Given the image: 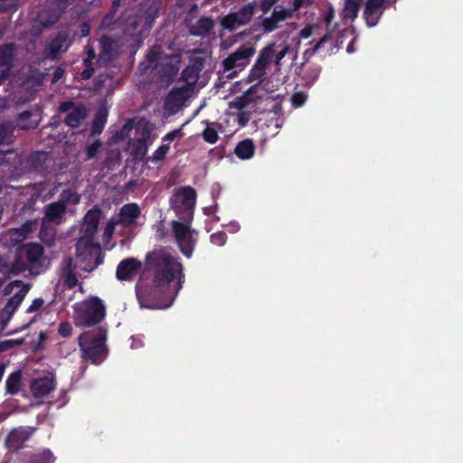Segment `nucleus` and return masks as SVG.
<instances>
[{
    "label": "nucleus",
    "instance_id": "20",
    "mask_svg": "<svg viewBox=\"0 0 463 463\" xmlns=\"http://www.w3.org/2000/svg\"><path fill=\"white\" fill-rule=\"evenodd\" d=\"M141 211L139 206L135 203L124 204L118 213V223L125 227L131 226L136 223L137 219L140 216Z\"/></svg>",
    "mask_w": 463,
    "mask_h": 463
},
{
    "label": "nucleus",
    "instance_id": "62",
    "mask_svg": "<svg viewBox=\"0 0 463 463\" xmlns=\"http://www.w3.org/2000/svg\"><path fill=\"white\" fill-rule=\"evenodd\" d=\"M289 51V46L285 44L279 52H275L274 62L276 65H279L280 61L286 56Z\"/></svg>",
    "mask_w": 463,
    "mask_h": 463
},
{
    "label": "nucleus",
    "instance_id": "16",
    "mask_svg": "<svg viewBox=\"0 0 463 463\" xmlns=\"http://www.w3.org/2000/svg\"><path fill=\"white\" fill-rule=\"evenodd\" d=\"M100 52L97 61L100 65H109L118 56V43L109 36H102L99 41Z\"/></svg>",
    "mask_w": 463,
    "mask_h": 463
},
{
    "label": "nucleus",
    "instance_id": "46",
    "mask_svg": "<svg viewBox=\"0 0 463 463\" xmlns=\"http://www.w3.org/2000/svg\"><path fill=\"white\" fill-rule=\"evenodd\" d=\"M203 140L209 144H215L219 140V135L214 128L207 127L202 133Z\"/></svg>",
    "mask_w": 463,
    "mask_h": 463
},
{
    "label": "nucleus",
    "instance_id": "42",
    "mask_svg": "<svg viewBox=\"0 0 463 463\" xmlns=\"http://www.w3.org/2000/svg\"><path fill=\"white\" fill-rule=\"evenodd\" d=\"M71 263H72V260L71 258H69L67 260V267H66L67 273H66V276L64 279L65 284L70 288H75L76 285L78 284V279H77V276L75 275L74 271L71 269Z\"/></svg>",
    "mask_w": 463,
    "mask_h": 463
},
{
    "label": "nucleus",
    "instance_id": "32",
    "mask_svg": "<svg viewBox=\"0 0 463 463\" xmlns=\"http://www.w3.org/2000/svg\"><path fill=\"white\" fill-rule=\"evenodd\" d=\"M163 53L164 52L160 45L156 44L152 46L146 56L148 67L156 70V68H157L161 63L160 61H163L165 59V57H163Z\"/></svg>",
    "mask_w": 463,
    "mask_h": 463
},
{
    "label": "nucleus",
    "instance_id": "12",
    "mask_svg": "<svg viewBox=\"0 0 463 463\" xmlns=\"http://www.w3.org/2000/svg\"><path fill=\"white\" fill-rule=\"evenodd\" d=\"M59 112L65 113L69 112L64 118V123L71 128H76L80 126L81 122L87 118L88 111L85 106L78 105L72 100L62 101L59 108Z\"/></svg>",
    "mask_w": 463,
    "mask_h": 463
},
{
    "label": "nucleus",
    "instance_id": "8",
    "mask_svg": "<svg viewBox=\"0 0 463 463\" xmlns=\"http://www.w3.org/2000/svg\"><path fill=\"white\" fill-rule=\"evenodd\" d=\"M106 332L90 338L89 333H82L79 336V346L81 358L93 364H100L107 357Z\"/></svg>",
    "mask_w": 463,
    "mask_h": 463
},
{
    "label": "nucleus",
    "instance_id": "44",
    "mask_svg": "<svg viewBox=\"0 0 463 463\" xmlns=\"http://www.w3.org/2000/svg\"><path fill=\"white\" fill-rule=\"evenodd\" d=\"M102 143L99 139H96L91 144L87 145L86 146V160L92 159L97 156L99 151L100 150Z\"/></svg>",
    "mask_w": 463,
    "mask_h": 463
},
{
    "label": "nucleus",
    "instance_id": "58",
    "mask_svg": "<svg viewBox=\"0 0 463 463\" xmlns=\"http://www.w3.org/2000/svg\"><path fill=\"white\" fill-rule=\"evenodd\" d=\"M368 5L373 6L374 9H377L379 11H382L383 14V11L390 7L391 5L386 2V0H367L366 2Z\"/></svg>",
    "mask_w": 463,
    "mask_h": 463
},
{
    "label": "nucleus",
    "instance_id": "7",
    "mask_svg": "<svg viewBox=\"0 0 463 463\" xmlns=\"http://www.w3.org/2000/svg\"><path fill=\"white\" fill-rule=\"evenodd\" d=\"M197 194L192 186L175 189L170 197L169 203L178 220L193 221Z\"/></svg>",
    "mask_w": 463,
    "mask_h": 463
},
{
    "label": "nucleus",
    "instance_id": "36",
    "mask_svg": "<svg viewBox=\"0 0 463 463\" xmlns=\"http://www.w3.org/2000/svg\"><path fill=\"white\" fill-rule=\"evenodd\" d=\"M267 74V67L258 62L257 61L251 67L248 75V81H257L258 86L263 81L265 75Z\"/></svg>",
    "mask_w": 463,
    "mask_h": 463
},
{
    "label": "nucleus",
    "instance_id": "11",
    "mask_svg": "<svg viewBox=\"0 0 463 463\" xmlns=\"http://www.w3.org/2000/svg\"><path fill=\"white\" fill-rule=\"evenodd\" d=\"M255 51L253 46H240L223 60L222 68L224 71H230L235 69L241 71L244 69L250 63V59L254 55Z\"/></svg>",
    "mask_w": 463,
    "mask_h": 463
},
{
    "label": "nucleus",
    "instance_id": "17",
    "mask_svg": "<svg viewBox=\"0 0 463 463\" xmlns=\"http://www.w3.org/2000/svg\"><path fill=\"white\" fill-rule=\"evenodd\" d=\"M15 52L16 46L14 43H5L0 46V84L9 75Z\"/></svg>",
    "mask_w": 463,
    "mask_h": 463
},
{
    "label": "nucleus",
    "instance_id": "26",
    "mask_svg": "<svg viewBox=\"0 0 463 463\" xmlns=\"http://www.w3.org/2000/svg\"><path fill=\"white\" fill-rule=\"evenodd\" d=\"M213 27V20L211 17L203 16L199 18L194 24L189 27V32L194 36H205L210 33Z\"/></svg>",
    "mask_w": 463,
    "mask_h": 463
},
{
    "label": "nucleus",
    "instance_id": "3",
    "mask_svg": "<svg viewBox=\"0 0 463 463\" xmlns=\"http://www.w3.org/2000/svg\"><path fill=\"white\" fill-rule=\"evenodd\" d=\"M137 298L141 307L148 309H165L168 308L174 302L175 294L163 284L155 283L152 279L147 282L140 279L135 287Z\"/></svg>",
    "mask_w": 463,
    "mask_h": 463
},
{
    "label": "nucleus",
    "instance_id": "9",
    "mask_svg": "<svg viewBox=\"0 0 463 463\" xmlns=\"http://www.w3.org/2000/svg\"><path fill=\"white\" fill-rule=\"evenodd\" d=\"M193 221L173 220L170 222L173 236L180 249L186 257L193 255L196 242L197 231L192 228Z\"/></svg>",
    "mask_w": 463,
    "mask_h": 463
},
{
    "label": "nucleus",
    "instance_id": "23",
    "mask_svg": "<svg viewBox=\"0 0 463 463\" xmlns=\"http://www.w3.org/2000/svg\"><path fill=\"white\" fill-rule=\"evenodd\" d=\"M30 432L24 429L13 430L6 438V446L10 450L20 449L29 439Z\"/></svg>",
    "mask_w": 463,
    "mask_h": 463
},
{
    "label": "nucleus",
    "instance_id": "25",
    "mask_svg": "<svg viewBox=\"0 0 463 463\" xmlns=\"http://www.w3.org/2000/svg\"><path fill=\"white\" fill-rule=\"evenodd\" d=\"M321 66L316 63L302 64L301 79L306 87H311L319 78Z\"/></svg>",
    "mask_w": 463,
    "mask_h": 463
},
{
    "label": "nucleus",
    "instance_id": "57",
    "mask_svg": "<svg viewBox=\"0 0 463 463\" xmlns=\"http://www.w3.org/2000/svg\"><path fill=\"white\" fill-rule=\"evenodd\" d=\"M279 22L271 15L262 21V26L267 32H272L278 27Z\"/></svg>",
    "mask_w": 463,
    "mask_h": 463
},
{
    "label": "nucleus",
    "instance_id": "34",
    "mask_svg": "<svg viewBox=\"0 0 463 463\" xmlns=\"http://www.w3.org/2000/svg\"><path fill=\"white\" fill-rule=\"evenodd\" d=\"M107 118H108L107 111L99 109L92 120V124H91V128H90L91 135L95 136V135L101 134V132L103 131L104 127L107 123Z\"/></svg>",
    "mask_w": 463,
    "mask_h": 463
},
{
    "label": "nucleus",
    "instance_id": "13",
    "mask_svg": "<svg viewBox=\"0 0 463 463\" xmlns=\"http://www.w3.org/2000/svg\"><path fill=\"white\" fill-rule=\"evenodd\" d=\"M181 62L180 54L165 55L163 61L156 68L159 79L165 82H172L180 70Z\"/></svg>",
    "mask_w": 463,
    "mask_h": 463
},
{
    "label": "nucleus",
    "instance_id": "43",
    "mask_svg": "<svg viewBox=\"0 0 463 463\" xmlns=\"http://www.w3.org/2000/svg\"><path fill=\"white\" fill-rule=\"evenodd\" d=\"M149 146L147 143L136 140L132 146L133 156L137 158H143L146 155Z\"/></svg>",
    "mask_w": 463,
    "mask_h": 463
},
{
    "label": "nucleus",
    "instance_id": "24",
    "mask_svg": "<svg viewBox=\"0 0 463 463\" xmlns=\"http://www.w3.org/2000/svg\"><path fill=\"white\" fill-rule=\"evenodd\" d=\"M65 211L66 205L64 202L51 203L44 207V219L52 222L60 223Z\"/></svg>",
    "mask_w": 463,
    "mask_h": 463
},
{
    "label": "nucleus",
    "instance_id": "56",
    "mask_svg": "<svg viewBox=\"0 0 463 463\" xmlns=\"http://www.w3.org/2000/svg\"><path fill=\"white\" fill-rule=\"evenodd\" d=\"M272 16L279 23L289 17L290 12L282 7H280L279 9L276 7L272 12Z\"/></svg>",
    "mask_w": 463,
    "mask_h": 463
},
{
    "label": "nucleus",
    "instance_id": "38",
    "mask_svg": "<svg viewBox=\"0 0 463 463\" xmlns=\"http://www.w3.org/2000/svg\"><path fill=\"white\" fill-rule=\"evenodd\" d=\"M274 57H275V44L271 43V44L265 46L264 48H262L260 50L256 61L268 68V66L272 61H274Z\"/></svg>",
    "mask_w": 463,
    "mask_h": 463
},
{
    "label": "nucleus",
    "instance_id": "30",
    "mask_svg": "<svg viewBox=\"0 0 463 463\" xmlns=\"http://www.w3.org/2000/svg\"><path fill=\"white\" fill-rule=\"evenodd\" d=\"M28 290L29 287L23 285V288L8 299L4 310L12 316L24 299Z\"/></svg>",
    "mask_w": 463,
    "mask_h": 463
},
{
    "label": "nucleus",
    "instance_id": "53",
    "mask_svg": "<svg viewBox=\"0 0 463 463\" xmlns=\"http://www.w3.org/2000/svg\"><path fill=\"white\" fill-rule=\"evenodd\" d=\"M211 242L217 246H223L227 241V234L224 232H217L211 235Z\"/></svg>",
    "mask_w": 463,
    "mask_h": 463
},
{
    "label": "nucleus",
    "instance_id": "61",
    "mask_svg": "<svg viewBox=\"0 0 463 463\" xmlns=\"http://www.w3.org/2000/svg\"><path fill=\"white\" fill-rule=\"evenodd\" d=\"M44 304V300L42 298H38L33 300L32 304L27 308V313H33L38 311Z\"/></svg>",
    "mask_w": 463,
    "mask_h": 463
},
{
    "label": "nucleus",
    "instance_id": "5",
    "mask_svg": "<svg viewBox=\"0 0 463 463\" xmlns=\"http://www.w3.org/2000/svg\"><path fill=\"white\" fill-rule=\"evenodd\" d=\"M74 323L79 327L99 324L106 317V307L99 297H90L73 307Z\"/></svg>",
    "mask_w": 463,
    "mask_h": 463
},
{
    "label": "nucleus",
    "instance_id": "39",
    "mask_svg": "<svg viewBox=\"0 0 463 463\" xmlns=\"http://www.w3.org/2000/svg\"><path fill=\"white\" fill-rule=\"evenodd\" d=\"M330 39V32L321 37L312 47L307 49L303 53L304 62L302 64H309L308 60L319 50L325 43Z\"/></svg>",
    "mask_w": 463,
    "mask_h": 463
},
{
    "label": "nucleus",
    "instance_id": "1",
    "mask_svg": "<svg viewBox=\"0 0 463 463\" xmlns=\"http://www.w3.org/2000/svg\"><path fill=\"white\" fill-rule=\"evenodd\" d=\"M162 7V0H141L118 18L127 45L137 52L144 43Z\"/></svg>",
    "mask_w": 463,
    "mask_h": 463
},
{
    "label": "nucleus",
    "instance_id": "18",
    "mask_svg": "<svg viewBox=\"0 0 463 463\" xmlns=\"http://www.w3.org/2000/svg\"><path fill=\"white\" fill-rule=\"evenodd\" d=\"M56 381L54 375H45L34 379L31 383V392L34 398H43L55 389Z\"/></svg>",
    "mask_w": 463,
    "mask_h": 463
},
{
    "label": "nucleus",
    "instance_id": "35",
    "mask_svg": "<svg viewBox=\"0 0 463 463\" xmlns=\"http://www.w3.org/2000/svg\"><path fill=\"white\" fill-rule=\"evenodd\" d=\"M186 99L185 91L183 89H173L166 98V105L180 108Z\"/></svg>",
    "mask_w": 463,
    "mask_h": 463
},
{
    "label": "nucleus",
    "instance_id": "27",
    "mask_svg": "<svg viewBox=\"0 0 463 463\" xmlns=\"http://www.w3.org/2000/svg\"><path fill=\"white\" fill-rule=\"evenodd\" d=\"M256 150V146L252 139L246 138L240 141L235 148L234 154L241 160H249L253 157Z\"/></svg>",
    "mask_w": 463,
    "mask_h": 463
},
{
    "label": "nucleus",
    "instance_id": "60",
    "mask_svg": "<svg viewBox=\"0 0 463 463\" xmlns=\"http://www.w3.org/2000/svg\"><path fill=\"white\" fill-rule=\"evenodd\" d=\"M75 1L76 0H54L53 6L60 13H63L67 9V7L73 5Z\"/></svg>",
    "mask_w": 463,
    "mask_h": 463
},
{
    "label": "nucleus",
    "instance_id": "55",
    "mask_svg": "<svg viewBox=\"0 0 463 463\" xmlns=\"http://www.w3.org/2000/svg\"><path fill=\"white\" fill-rule=\"evenodd\" d=\"M44 156H45V154L43 152H37V153L32 154L29 156V162L35 169H39L43 166L41 160Z\"/></svg>",
    "mask_w": 463,
    "mask_h": 463
},
{
    "label": "nucleus",
    "instance_id": "29",
    "mask_svg": "<svg viewBox=\"0 0 463 463\" xmlns=\"http://www.w3.org/2000/svg\"><path fill=\"white\" fill-rule=\"evenodd\" d=\"M23 373L21 370H16L10 373L5 381V392L9 395L17 394L22 387Z\"/></svg>",
    "mask_w": 463,
    "mask_h": 463
},
{
    "label": "nucleus",
    "instance_id": "31",
    "mask_svg": "<svg viewBox=\"0 0 463 463\" xmlns=\"http://www.w3.org/2000/svg\"><path fill=\"white\" fill-rule=\"evenodd\" d=\"M362 0H345L341 12V17L345 21H354L358 14Z\"/></svg>",
    "mask_w": 463,
    "mask_h": 463
},
{
    "label": "nucleus",
    "instance_id": "22",
    "mask_svg": "<svg viewBox=\"0 0 463 463\" xmlns=\"http://www.w3.org/2000/svg\"><path fill=\"white\" fill-rule=\"evenodd\" d=\"M258 84H255L249 88L242 95L237 96L232 102V107L241 110L251 103H256L261 99V96L258 95Z\"/></svg>",
    "mask_w": 463,
    "mask_h": 463
},
{
    "label": "nucleus",
    "instance_id": "52",
    "mask_svg": "<svg viewBox=\"0 0 463 463\" xmlns=\"http://www.w3.org/2000/svg\"><path fill=\"white\" fill-rule=\"evenodd\" d=\"M72 326L68 321H62L59 324L58 334L62 337H70L72 335Z\"/></svg>",
    "mask_w": 463,
    "mask_h": 463
},
{
    "label": "nucleus",
    "instance_id": "51",
    "mask_svg": "<svg viewBox=\"0 0 463 463\" xmlns=\"http://www.w3.org/2000/svg\"><path fill=\"white\" fill-rule=\"evenodd\" d=\"M24 343V338H18V339H8L5 341L0 342V351H6L8 349H11L15 346H20Z\"/></svg>",
    "mask_w": 463,
    "mask_h": 463
},
{
    "label": "nucleus",
    "instance_id": "2",
    "mask_svg": "<svg viewBox=\"0 0 463 463\" xmlns=\"http://www.w3.org/2000/svg\"><path fill=\"white\" fill-rule=\"evenodd\" d=\"M145 270L151 274L155 283L169 287V284L177 278L178 292L184 283V267L175 257L164 249H155L146 255Z\"/></svg>",
    "mask_w": 463,
    "mask_h": 463
},
{
    "label": "nucleus",
    "instance_id": "6",
    "mask_svg": "<svg viewBox=\"0 0 463 463\" xmlns=\"http://www.w3.org/2000/svg\"><path fill=\"white\" fill-rule=\"evenodd\" d=\"M76 256L80 268L86 272H91L103 261L99 243L95 242L89 235L80 238L77 241Z\"/></svg>",
    "mask_w": 463,
    "mask_h": 463
},
{
    "label": "nucleus",
    "instance_id": "28",
    "mask_svg": "<svg viewBox=\"0 0 463 463\" xmlns=\"http://www.w3.org/2000/svg\"><path fill=\"white\" fill-rule=\"evenodd\" d=\"M99 218L100 210L97 206L89 210L84 216L85 232L90 233L91 237L98 230Z\"/></svg>",
    "mask_w": 463,
    "mask_h": 463
},
{
    "label": "nucleus",
    "instance_id": "21",
    "mask_svg": "<svg viewBox=\"0 0 463 463\" xmlns=\"http://www.w3.org/2000/svg\"><path fill=\"white\" fill-rule=\"evenodd\" d=\"M55 457L49 449L27 451L22 454L21 463H54Z\"/></svg>",
    "mask_w": 463,
    "mask_h": 463
},
{
    "label": "nucleus",
    "instance_id": "54",
    "mask_svg": "<svg viewBox=\"0 0 463 463\" xmlns=\"http://www.w3.org/2000/svg\"><path fill=\"white\" fill-rule=\"evenodd\" d=\"M120 2H121V0H113L111 10L103 18L104 24L110 23V21L115 17L116 14L118 12V9L120 5Z\"/></svg>",
    "mask_w": 463,
    "mask_h": 463
},
{
    "label": "nucleus",
    "instance_id": "50",
    "mask_svg": "<svg viewBox=\"0 0 463 463\" xmlns=\"http://www.w3.org/2000/svg\"><path fill=\"white\" fill-rule=\"evenodd\" d=\"M83 66H84V69L80 72V77L84 80H90L95 72V70L93 67V61H87V59L84 58L83 59Z\"/></svg>",
    "mask_w": 463,
    "mask_h": 463
},
{
    "label": "nucleus",
    "instance_id": "59",
    "mask_svg": "<svg viewBox=\"0 0 463 463\" xmlns=\"http://www.w3.org/2000/svg\"><path fill=\"white\" fill-rule=\"evenodd\" d=\"M183 136L182 128L174 129L163 137L164 142H168V144L174 141L175 138H180Z\"/></svg>",
    "mask_w": 463,
    "mask_h": 463
},
{
    "label": "nucleus",
    "instance_id": "33",
    "mask_svg": "<svg viewBox=\"0 0 463 463\" xmlns=\"http://www.w3.org/2000/svg\"><path fill=\"white\" fill-rule=\"evenodd\" d=\"M15 126L11 121H5L0 124V145L11 144L14 142V132Z\"/></svg>",
    "mask_w": 463,
    "mask_h": 463
},
{
    "label": "nucleus",
    "instance_id": "40",
    "mask_svg": "<svg viewBox=\"0 0 463 463\" xmlns=\"http://www.w3.org/2000/svg\"><path fill=\"white\" fill-rule=\"evenodd\" d=\"M0 273L14 275V260L6 253L0 252Z\"/></svg>",
    "mask_w": 463,
    "mask_h": 463
},
{
    "label": "nucleus",
    "instance_id": "47",
    "mask_svg": "<svg viewBox=\"0 0 463 463\" xmlns=\"http://www.w3.org/2000/svg\"><path fill=\"white\" fill-rule=\"evenodd\" d=\"M334 17H335V10H334V8L332 6H329L327 8L326 12L325 13L324 22H325L326 26V33L330 32V37L332 36L333 31L336 27V24H334L333 26H331V23H332Z\"/></svg>",
    "mask_w": 463,
    "mask_h": 463
},
{
    "label": "nucleus",
    "instance_id": "41",
    "mask_svg": "<svg viewBox=\"0 0 463 463\" xmlns=\"http://www.w3.org/2000/svg\"><path fill=\"white\" fill-rule=\"evenodd\" d=\"M170 150L169 144H162L157 147V149L153 153L151 156H149L148 160L153 163L163 162L165 159L167 153Z\"/></svg>",
    "mask_w": 463,
    "mask_h": 463
},
{
    "label": "nucleus",
    "instance_id": "15",
    "mask_svg": "<svg viewBox=\"0 0 463 463\" xmlns=\"http://www.w3.org/2000/svg\"><path fill=\"white\" fill-rule=\"evenodd\" d=\"M71 45L69 34L65 31L58 32L57 34L51 39L43 51V57L52 61L59 58L61 53L67 52Z\"/></svg>",
    "mask_w": 463,
    "mask_h": 463
},
{
    "label": "nucleus",
    "instance_id": "14",
    "mask_svg": "<svg viewBox=\"0 0 463 463\" xmlns=\"http://www.w3.org/2000/svg\"><path fill=\"white\" fill-rule=\"evenodd\" d=\"M143 267L142 262L134 257L123 259L117 266L116 278L123 282H130L139 274Z\"/></svg>",
    "mask_w": 463,
    "mask_h": 463
},
{
    "label": "nucleus",
    "instance_id": "49",
    "mask_svg": "<svg viewBox=\"0 0 463 463\" xmlns=\"http://www.w3.org/2000/svg\"><path fill=\"white\" fill-rule=\"evenodd\" d=\"M307 99V94L305 91L294 92L291 96V104L294 108L303 106Z\"/></svg>",
    "mask_w": 463,
    "mask_h": 463
},
{
    "label": "nucleus",
    "instance_id": "10",
    "mask_svg": "<svg viewBox=\"0 0 463 463\" xmlns=\"http://www.w3.org/2000/svg\"><path fill=\"white\" fill-rule=\"evenodd\" d=\"M254 5L252 4H247L242 5L237 12H232L224 16L221 24L223 29L230 32H233L249 24L254 14Z\"/></svg>",
    "mask_w": 463,
    "mask_h": 463
},
{
    "label": "nucleus",
    "instance_id": "4",
    "mask_svg": "<svg viewBox=\"0 0 463 463\" xmlns=\"http://www.w3.org/2000/svg\"><path fill=\"white\" fill-rule=\"evenodd\" d=\"M44 249L40 243L22 244L16 248L14 257V275L27 270L31 274L38 275L44 270Z\"/></svg>",
    "mask_w": 463,
    "mask_h": 463
},
{
    "label": "nucleus",
    "instance_id": "45",
    "mask_svg": "<svg viewBox=\"0 0 463 463\" xmlns=\"http://www.w3.org/2000/svg\"><path fill=\"white\" fill-rule=\"evenodd\" d=\"M137 131L138 134V137L137 138V140H139V141H142V142L151 145V143H152V140H151L152 128L148 123H146L141 128H138Z\"/></svg>",
    "mask_w": 463,
    "mask_h": 463
},
{
    "label": "nucleus",
    "instance_id": "19",
    "mask_svg": "<svg viewBox=\"0 0 463 463\" xmlns=\"http://www.w3.org/2000/svg\"><path fill=\"white\" fill-rule=\"evenodd\" d=\"M204 61L203 58H194L181 73V79L187 84H195L198 80L199 74L203 69Z\"/></svg>",
    "mask_w": 463,
    "mask_h": 463
},
{
    "label": "nucleus",
    "instance_id": "63",
    "mask_svg": "<svg viewBox=\"0 0 463 463\" xmlns=\"http://www.w3.org/2000/svg\"><path fill=\"white\" fill-rule=\"evenodd\" d=\"M276 2L277 0H260V8L263 13H268Z\"/></svg>",
    "mask_w": 463,
    "mask_h": 463
},
{
    "label": "nucleus",
    "instance_id": "37",
    "mask_svg": "<svg viewBox=\"0 0 463 463\" xmlns=\"http://www.w3.org/2000/svg\"><path fill=\"white\" fill-rule=\"evenodd\" d=\"M383 15L382 11H379L377 9H374L373 6L365 4L364 10V18L365 20L366 24L369 27L375 26Z\"/></svg>",
    "mask_w": 463,
    "mask_h": 463
},
{
    "label": "nucleus",
    "instance_id": "48",
    "mask_svg": "<svg viewBox=\"0 0 463 463\" xmlns=\"http://www.w3.org/2000/svg\"><path fill=\"white\" fill-rule=\"evenodd\" d=\"M79 200L80 199L78 194L71 189L68 188L61 192V200L59 202H64V204L66 205V203L70 202H72L73 203H78Z\"/></svg>",
    "mask_w": 463,
    "mask_h": 463
},
{
    "label": "nucleus",
    "instance_id": "64",
    "mask_svg": "<svg viewBox=\"0 0 463 463\" xmlns=\"http://www.w3.org/2000/svg\"><path fill=\"white\" fill-rule=\"evenodd\" d=\"M87 61H93L96 59V52L91 45L86 46V57Z\"/></svg>",
    "mask_w": 463,
    "mask_h": 463
}]
</instances>
